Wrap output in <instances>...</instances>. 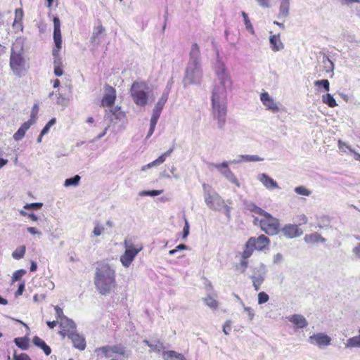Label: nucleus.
I'll return each mask as SVG.
<instances>
[{"instance_id": "1", "label": "nucleus", "mask_w": 360, "mask_h": 360, "mask_svg": "<svg viewBox=\"0 0 360 360\" xmlns=\"http://www.w3.org/2000/svg\"><path fill=\"white\" fill-rule=\"evenodd\" d=\"M216 80L212 91V104H227V90L232 86V81L227 68L217 54L214 66Z\"/></svg>"}, {"instance_id": "2", "label": "nucleus", "mask_w": 360, "mask_h": 360, "mask_svg": "<svg viewBox=\"0 0 360 360\" xmlns=\"http://www.w3.org/2000/svg\"><path fill=\"white\" fill-rule=\"evenodd\" d=\"M202 77L201 54L199 46L193 43L189 52V60L183 79L184 86L199 84Z\"/></svg>"}, {"instance_id": "3", "label": "nucleus", "mask_w": 360, "mask_h": 360, "mask_svg": "<svg viewBox=\"0 0 360 360\" xmlns=\"http://www.w3.org/2000/svg\"><path fill=\"white\" fill-rule=\"evenodd\" d=\"M94 282L96 288L101 295L111 293L116 288L115 269L108 263H98Z\"/></svg>"}, {"instance_id": "4", "label": "nucleus", "mask_w": 360, "mask_h": 360, "mask_svg": "<svg viewBox=\"0 0 360 360\" xmlns=\"http://www.w3.org/2000/svg\"><path fill=\"white\" fill-rule=\"evenodd\" d=\"M95 352L97 353L98 356L101 354L106 358H112V360H125L127 359L130 355V351L127 350L126 347L121 344L101 347L97 348Z\"/></svg>"}, {"instance_id": "5", "label": "nucleus", "mask_w": 360, "mask_h": 360, "mask_svg": "<svg viewBox=\"0 0 360 360\" xmlns=\"http://www.w3.org/2000/svg\"><path fill=\"white\" fill-rule=\"evenodd\" d=\"M205 202L208 208L214 211H220L224 206V200L209 184H202Z\"/></svg>"}, {"instance_id": "6", "label": "nucleus", "mask_w": 360, "mask_h": 360, "mask_svg": "<svg viewBox=\"0 0 360 360\" xmlns=\"http://www.w3.org/2000/svg\"><path fill=\"white\" fill-rule=\"evenodd\" d=\"M269 244L270 240L265 235L262 234L257 238L251 237L245 243L242 257L244 259L249 258L254 250L264 251L269 248Z\"/></svg>"}, {"instance_id": "7", "label": "nucleus", "mask_w": 360, "mask_h": 360, "mask_svg": "<svg viewBox=\"0 0 360 360\" xmlns=\"http://www.w3.org/2000/svg\"><path fill=\"white\" fill-rule=\"evenodd\" d=\"M149 87L144 82H135L133 83L130 93L134 102L136 105L143 107L147 103Z\"/></svg>"}, {"instance_id": "8", "label": "nucleus", "mask_w": 360, "mask_h": 360, "mask_svg": "<svg viewBox=\"0 0 360 360\" xmlns=\"http://www.w3.org/2000/svg\"><path fill=\"white\" fill-rule=\"evenodd\" d=\"M259 220L260 228L269 236L277 235L281 231V224L277 218L266 212Z\"/></svg>"}, {"instance_id": "9", "label": "nucleus", "mask_w": 360, "mask_h": 360, "mask_svg": "<svg viewBox=\"0 0 360 360\" xmlns=\"http://www.w3.org/2000/svg\"><path fill=\"white\" fill-rule=\"evenodd\" d=\"M212 115L217 129L224 130L226 123L227 104H212Z\"/></svg>"}, {"instance_id": "10", "label": "nucleus", "mask_w": 360, "mask_h": 360, "mask_svg": "<svg viewBox=\"0 0 360 360\" xmlns=\"http://www.w3.org/2000/svg\"><path fill=\"white\" fill-rule=\"evenodd\" d=\"M266 273V266L263 263H261L258 267L254 269L253 274L250 276V278L252 281V285L256 291H258L260 289L261 285L265 280Z\"/></svg>"}, {"instance_id": "11", "label": "nucleus", "mask_w": 360, "mask_h": 360, "mask_svg": "<svg viewBox=\"0 0 360 360\" xmlns=\"http://www.w3.org/2000/svg\"><path fill=\"white\" fill-rule=\"evenodd\" d=\"M125 252L120 257V262L124 267H129L141 248L136 249L132 245H129L127 240L124 241Z\"/></svg>"}, {"instance_id": "12", "label": "nucleus", "mask_w": 360, "mask_h": 360, "mask_svg": "<svg viewBox=\"0 0 360 360\" xmlns=\"http://www.w3.org/2000/svg\"><path fill=\"white\" fill-rule=\"evenodd\" d=\"M10 67L14 75L21 77L25 70V60L23 56L11 55Z\"/></svg>"}, {"instance_id": "13", "label": "nucleus", "mask_w": 360, "mask_h": 360, "mask_svg": "<svg viewBox=\"0 0 360 360\" xmlns=\"http://www.w3.org/2000/svg\"><path fill=\"white\" fill-rule=\"evenodd\" d=\"M53 40L56 47L53 49L52 54L56 56L62 47L60 22L57 17L53 18Z\"/></svg>"}, {"instance_id": "14", "label": "nucleus", "mask_w": 360, "mask_h": 360, "mask_svg": "<svg viewBox=\"0 0 360 360\" xmlns=\"http://www.w3.org/2000/svg\"><path fill=\"white\" fill-rule=\"evenodd\" d=\"M229 163H231L229 162ZM211 166L218 169L220 170L221 174L231 183L235 184L237 187H240V184L235 176L234 174L231 171V169L228 167L229 162H223L221 164H214L212 163Z\"/></svg>"}, {"instance_id": "15", "label": "nucleus", "mask_w": 360, "mask_h": 360, "mask_svg": "<svg viewBox=\"0 0 360 360\" xmlns=\"http://www.w3.org/2000/svg\"><path fill=\"white\" fill-rule=\"evenodd\" d=\"M67 336L71 340L73 343V346L82 351L86 348V340L85 338L77 333L76 330H68Z\"/></svg>"}, {"instance_id": "16", "label": "nucleus", "mask_w": 360, "mask_h": 360, "mask_svg": "<svg viewBox=\"0 0 360 360\" xmlns=\"http://www.w3.org/2000/svg\"><path fill=\"white\" fill-rule=\"evenodd\" d=\"M169 97V89H165L160 98L158 99L157 103L155 105L153 110L152 116L157 119L160 118L162 110Z\"/></svg>"}, {"instance_id": "17", "label": "nucleus", "mask_w": 360, "mask_h": 360, "mask_svg": "<svg viewBox=\"0 0 360 360\" xmlns=\"http://www.w3.org/2000/svg\"><path fill=\"white\" fill-rule=\"evenodd\" d=\"M105 93L102 99L101 104L104 107H112L116 98L115 89L110 85L105 86Z\"/></svg>"}, {"instance_id": "18", "label": "nucleus", "mask_w": 360, "mask_h": 360, "mask_svg": "<svg viewBox=\"0 0 360 360\" xmlns=\"http://www.w3.org/2000/svg\"><path fill=\"white\" fill-rule=\"evenodd\" d=\"M283 235L288 238H293L302 235L303 231L296 224H287L281 229Z\"/></svg>"}, {"instance_id": "19", "label": "nucleus", "mask_w": 360, "mask_h": 360, "mask_svg": "<svg viewBox=\"0 0 360 360\" xmlns=\"http://www.w3.org/2000/svg\"><path fill=\"white\" fill-rule=\"evenodd\" d=\"M309 341L311 344L316 345L319 347H322L328 345L331 339L328 335L320 333L311 335L309 338Z\"/></svg>"}, {"instance_id": "20", "label": "nucleus", "mask_w": 360, "mask_h": 360, "mask_svg": "<svg viewBox=\"0 0 360 360\" xmlns=\"http://www.w3.org/2000/svg\"><path fill=\"white\" fill-rule=\"evenodd\" d=\"M260 100L263 105H265L266 108L271 112L275 113L279 111V108L278 107L276 103L267 92H263L261 94Z\"/></svg>"}, {"instance_id": "21", "label": "nucleus", "mask_w": 360, "mask_h": 360, "mask_svg": "<svg viewBox=\"0 0 360 360\" xmlns=\"http://www.w3.org/2000/svg\"><path fill=\"white\" fill-rule=\"evenodd\" d=\"M257 180L262 183L267 189L280 188L277 182L266 174H259Z\"/></svg>"}, {"instance_id": "22", "label": "nucleus", "mask_w": 360, "mask_h": 360, "mask_svg": "<svg viewBox=\"0 0 360 360\" xmlns=\"http://www.w3.org/2000/svg\"><path fill=\"white\" fill-rule=\"evenodd\" d=\"M288 321L294 324L297 329H302L308 326V321L304 316L301 314H293L288 317Z\"/></svg>"}, {"instance_id": "23", "label": "nucleus", "mask_w": 360, "mask_h": 360, "mask_svg": "<svg viewBox=\"0 0 360 360\" xmlns=\"http://www.w3.org/2000/svg\"><path fill=\"white\" fill-rule=\"evenodd\" d=\"M174 146H173L169 150H167L165 153L162 154L158 159H156L155 160L153 161L152 162L148 164L146 166L143 167V170H144L146 167L150 168L152 167L158 166V165H160V164L163 163L165 161L166 158L172 154V153L174 151Z\"/></svg>"}, {"instance_id": "24", "label": "nucleus", "mask_w": 360, "mask_h": 360, "mask_svg": "<svg viewBox=\"0 0 360 360\" xmlns=\"http://www.w3.org/2000/svg\"><path fill=\"white\" fill-rule=\"evenodd\" d=\"M264 159L257 155H240L238 159L231 161V163H240L243 162H259Z\"/></svg>"}, {"instance_id": "25", "label": "nucleus", "mask_w": 360, "mask_h": 360, "mask_svg": "<svg viewBox=\"0 0 360 360\" xmlns=\"http://www.w3.org/2000/svg\"><path fill=\"white\" fill-rule=\"evenodd\" d=\"M271 48L274 51H278L283 49L284 45L282 43L280 34L271 35L269 38Z\"/></svg>"}, {"instance_id": "26", "label": "nucleus", "mask_w": 360, "mask_h": 360, "mask_svg": "<svg viewBox=\"0 0 360 360\" xmlns=\"http://www.w3.org/2000/svg\"><path fill=\"white\" fill-rule=\"evenodd\" d=\"M32 342L36 347L42 349L46 356H49L51 353V347L39 337L34 336L32 339Z\"/></svg>"}, {"instance_id": "27", "label": "nucleus", "mask_w": 360, "mask_h": 360, "mask_svg": "<svg viewBox=\"0 0 360 360\" xmlns=\"http://www.w3.org/2000/svg\"><path fill=\"white\" fill-rule=\"evenodd\" d=\"M162 357L164 360H186L184 354L173 350L164 351Z\"/></svg>"}, {"instance_id": "28", "label": "nucleus", "mask_w": 360, "mask_h": 360, "mask_svg": "<svg viewBox=\"0 0 360 360\" xmlns=\"http://www.w3.org/2000/svg\"><path fill=\"white\" fill-rule=\"evenodd\" d=\"M104 30L105 29L101 25L95 27L92 33V36L90 39V42L95 45H98L101 41L100 36Z\"/></svg>"}, {"instance_id": "29", "label": "nucleus", "mask_w": 360, "mask_h": 360, "mask_svg": "<svg viewBox=\"0 0 360 360\" xmlns=\"http://www.w3.org/2000/svg\"><path fill=\"white\" fill-rule=\"evenodd\" d=\"M290 11V1L289 0H281L279 6V13L278 15V18H287L289 15Z\"/></svg>"}, {"instance_id": "30", "label": "nucleus", "mask_w": 360, "mask_h": 360, "mask_svg": "<svg viewBox=\"0 0 360 360\" xmlns=\"http://www.w3.org/2000/svg\"><path fill=\"white\" fill-rule=\"evenodd\" d=\"M24 45L21 39H17L11 48V55L23 56Z\"/></svg>"}, {"instance_id": "31", "label": "nucleus", "mask_w": 360, "mask_h": 360, "mask_svg": "<svg viewBox=\"0 0 360 360\" xmlns=\"http://www.w3.org/2000/svg\"><path fill=\"white\" fill-rule=\"evenodd\" d=\"M60 326L70 330H76V324L72 320L68 319L67 316H63L60 320Z\"/></svg>"}, {"instance_id": "32", "label": "nucleus", "mask_w": 360, "mask_h": 360, "mask_svg": "<svg viewBox=\"0 0 360 360\" xmlns=\"http://www.w3.org/2000/svg\"><path fill=\"white\" fill-rule=\"evenodd\" d=\"M23 18V11L21 8H17L15 11V19L13 23V27L15 29L22 30V20Z\"/></svg>"}, {"instance_id": "33", "label": "nucleus", "mask_w": 360, "mask_h": 360, "mask_svg": "<svg viewBox=\"0 0 360 360\" xmlns=\"http://www.w3.org/2000/svg\"><path fill=\"white\" fill-rule=\"evenodd\" d=\"M245 208L251 212H255L261 216H264L267 212L264 211L262 208L257 206L254 202H245Z\"/></svg>"}, {"instance_id": "34", "label": "nucleus", "mask_w": 360, "mask_h": 360, "mask_svg": "<svg viewBox=\"0 0 360 360\" xmlns=\"http://www.w3.org/2000/svg\"><path fill=\"white\" fill-rule=\"evenodd\" d=\"M304 240L307 243L312 244L318 243L319 241H325V238H322L320 235L317 234L316 233L305 235Z\"/></svg>"}, {"instance_id": "35", "label": "nucleus", "mask_w": 360, "mask_h": 360, "mask_svg": "<svg viewBox=\"0 0 360 360\" xmlns=\"http://www.w3.org/2000/svg\"><path fill=\"white\" fill-rule=\"evenodd\" d=\"M14 342L17 347L22 350H27L29 348V339L27 337L15 338Z\"/></svg>"}, {"instance_id": "36", "label": "nucleus", "mask_w": 360, "mask_h": 360, "mask_svg": "<svg viewBox=\"0 0 360 360\" xmlns=\"http://www.w3.org/2000/svg\"><path fill=\"white\" fill-rule=\"evenodd\" d=\"M323 102L330 108H334L338 105L335 99L330 94H326L322 96Z\"/></svg>"}, {"instance_id": "37", "label": "nucleus", "mask_w": 360, "mask_h": 360, "mask_svg": "<svg viewBox=\"0 0 360 360\" xmlns=\"http://www.w3.org/2000/svg\"><path fill=\"white\" fill-rule=\"evenodd\" d=\"M110 111L112 116H113L116 120H122L125 117L124 112L122 111L119 106L112 108Z\"/></svg>"}, {"instance_id": "38", "label": "nucleus", "mask_w": 360, "mask_h": 360, "mask_svg": "<svg viewBox=\"0 0 360 360\" xmlns=\"http://www.w3.org/2000/svg\"><path fill=\"white\" fill-rule=\"evenodd\" d=\"M80 179L81 177L79 175H75L71 178H68L65 180L64 186H77L79 184Z\"/></svg>"}, {"instance_id": "39", "label": "nucleus", "mask_w": 360, "mask_h": 360, "mask_svg": "<svg viewBox=\"0 0 360 360\" xmlns=\"http://www.w3.org/2000/svg\"><path fill=\"white\" fill-rule=\"evenodd\" d=\"M25 246L21 245L18 247L12 253V257L15 259H22L25 253Z\"/></svg>"}, {"instance_id": "40", "label": "nucleus", "mask_w": 360, "mask_h": 360, "mask_svg": "<svg viewBox=\"0 0 360 360\" xmlns=\"http://www.w3.org/2000/svg\"><path fill=\"white\" fill-rule=\"evenodd\" d=\"M150 348L153 352H160V351L165 349V347L163 342L158 340L153 341L152 345H150Z\"/></svg>"}, {"instance_id": "41", "label": "nucleus", "mask_w": 360, "mask_h": 360, "mask_svg": "<svg viewBox=\"0 0 360 360\" xmlns=\"http://www.w3.org/2000/svg\"><path fill=\"white\" fill-rule=\"evenodd\" d=\"M347 347H360V335L354 336L347 340Z\"/></svg>"}, {"instance_id": "42", "label": "nucleus", "mask_w": 360, "mask_h": 360, "mask_svg": "<svg viewBox=\"0 0 360 360\" xmlns=\"http://www.w3.org/2000/svg\"><path fill=\"white\" fill-rule=\"evenodd\" d=\"M162 192V190L143 191L139 193V195L155 197L160 195Z\"/></svg>"}, {"instance_id": "43", "label": "nucleus", "mask_w": 360, "mask_h": 360, "mask_svg": "<svg viewBox=\"0 0 360 360\" xmlns=\"http://www.w3.org/2000/svg\"><path fill=\"white\" fill-rule=\"evenodd\" d=\"M314 85L318 87H323L326 91L330 90V83L328 79L317 80L314 82Z\"/></svg>"}, {"instance_id": "44", "label": "nucleus", "mask_w": 360, "mask_h": 360, "mask_svg": "<svg viewBox=\"0 0 360 360\" xmlns=\"http://www.w3.org/2000/svg\"><path fill=\"white\" fill-rule=\"evenodd\" d=\"M323 63L324 64L325 68H326L327 72H333L334 70V64L329 59L328 56H324L323 57Z\"/></svg>"}, {"instance_id": "45", "label": "nucleus", "mask_w": 360, "mask_h": 360, "mask_svg": "<svg viewBox=\"0 0 360 360\" xmlns=\"http://www.w3.org/2000/svg\"><path fill=\"white\" fill-rule=\"evenodd\" d=\"M295 192L301 195L309 196L311 195V191L303 186H297L295 188Z\"/></svg>"}, {"instance_id": "46", "label": "nucleus", "mask_w": 360, "mask_h": 360, "mask_svg": "<svg viewBox=\"0 0 360 360\" xmlns=\"http://www.w3.org/2000/svg\"><path fill=\"white\" fill-rule=\"evenodd\" d=\"M241 14H242V16L243 17L246 29L249 32H250L252 34H254L255 33L254 29H253V27L248 18V14L244 11H243Z\"/></svg>"}, {"instance_id": "47", "label": "nucleus", "mask_w": 360, "mask_h": 360, "mask_svg": "<svg viewBox=\"0 0 360 360\" xmlns=\"http://www.w3.org/2000/svg\"><path fill=\"white\" fill-rule=\"evenodd\" d=\"M158 121V119L151 117L150 121V128H149L148 134L146 136V139H148L149 137H150L152 136V134H153Z\"/></svg>"}, {"instance_id": "48", "label": "nucleus", "mask_w": 360, "mask_h": 360, "mask_svg": "<svg viewBox=\"0 0 360 360\" xmlns=\"http://www.w3.org/2000/svg\"><path fill=\"white\" fill-rule=\"evenodd\" d=\"M56 122V118H52L51 119L48 123L44 127V128L42 129V130L41 131V136H43L44 135L46 134L49 130H50V128L54 125Z\"/></svg>"}, {"instance_id": "49", "label": "nucleus", "mask_w": 360, "mask_h": 360, "mask_svg": "<svg viewBox=\"0 0 360 360\" xmlns=\"http://www.w3.org/2000/svg\"><path fill=\"white\" fill-rule=\"evenodd\" d=\"M26 271L24 269H19L15 271L12 276V281L15 282L20 281L21 278L25 274Z\"/></svg>"}, {"instance_id": "50", "label": "nucleus", "mask_w": 360, "mask_h": 360, "mask_svg": "<svg viewBox=\"0 0 360 360\" xmlns=\"http://www.w3.org/2000/svg\"><path fill=\"white\" fill-rule=\"evenodd\" d=\"M236 297L240 302V303L244 309V311L248 312L249 321H252L255 316V314L253 312L252 309L249 307H245L244 303L242 302V300H240V298L238 296H236Z\"/></svg>"}, {"instance_id": "51", "label": "nucleus", "mask_w": 360, "mask_h": 360, "mask_svg": "<svg viewBox=\"0 0 360 360\" xmlns=\"http://www.w3.org/2000/svg\"><path fill=\"white\" fill-rule=\"evenodd\" d=\"M204 302L207 306L212 309H216L218 306L217 302L210 296L204 298Z\"/></svg>"}, {"instance_id": "52", "label": "nucleus", "mask_w": 360, "mask_h": 360, "mask_svg": "<svg viewBox=\"0 0 360 360\" xmlns=\"http://www.w3.org/2000/svg\"><path fill=\"white\" fill-rule=\"evenodd\" d=\"M43 206V203L41 202H32V203H29V204H26L25 206H24V208L25 210H38L39 209H41Z\"/></svg>"}, {"instance_id": "53", "label": "nucleus", "mask_w": 360, "mask_h": 360, "mask_svg": "<svg viewBox=\"0 0 360 360\" xmlns=\"http://www.w3.org/2000/svg\"><path fill=\"white\" fill-rule=\"evenodd\" d=\"M269 297L265 292H260L258 294V304H262L268 302Z\"/></svg>"}, {"instance_id": "54", "label": "nucleus", "mask_w": 360, "mask_h": 360, "mask_svg": "<svg viewBox=\"0 0 360 360\" xmlns=\"http://www.w3.org/2000/svg\"><path fill=\"white\" fill-rule=\"evenodd\" d=\"M184 227L183 229L182 238L183 240H186L189 235V224L186 217H184Z\"/></svg>"}, {"instance_id": "55", "label": "nucleus", "mask_w": 360, "mask_h": 360, "mask_svg": "<svg viewBox=\"0 0 360 360\" xmlns=\"http://www.w3.org/2000/svg\"><path fill=\"white\" fill-rule=\"evenodd\" d=\"M13 360H31L30 357L25 353L18 354L16 352L13 354Z\"/></svg>"}, {"instance_id": "56", "label": "nucleus", "mask_w": 360, "mask_h": 360, "mask_svg": "<svg viewBox=\"0 0 360 360\" xmlns=\"http://www.w3.org/2000/svg\"><path fill=\"white\" fill-rule=\"evenodd\" d=\"M247 259H244L243 257V260L240 262V263L237 265L236 269L240 272L243 273L245 271L247 267H248V262L246 261Z\"/></svg>"}, {"instance_id": "57", "label": "nucleus", "mask_w": 360, "mask_h": 360, "mask_svg": "<svg viewBox=\"0 0 360 360\" xmlns=\"http://www.w3.org/2000/svg\"><path fill=\"white\" fill-rule=\"evenodd\" d=\"M25 132L22 129L19 128L18 131L13 134V139L15 141H20L25 136Z\"/></svg>"}, {"instance_id": "58", "label": "nucleus", "mask_w": 360, "mask_h": 360, "mask_svg": "<svg viewBox=\"0 0 360 360\" xmlns=\"http://www.w3.org/2000/svg\"><path fill=\"white\" fill-rule=\"evenodd\" d=\"M104 231V227L99 225L98 223L96 224L94 229V231H93V234L94 236H99L101 235V233L103 232Z\"/></svg>"}, {"instance_id": "59", "label": "nucleus", "mask_w": 360, "mask_h": 360, "mask_svg": "<svg viewBox=\"0 0 360 360\" xmlns=\"http://www.w3.org/2000/svg\"><path fill=\"white\" fill-rule=\"evenodd\" d=\"M231 330V321H226L223 326V332L225 335H229Z\"/></svg>"}, {"instance_id": "60", "label": "nucleus", "mask_w": 360, "mask_h": 360, "mask_svg": "<svg viewBox=\"0 0 360 360\" xmlns=\"http://www.w3.org/2000/svg\"><path fill=\"white\" fill-rule=\"evenodd\" d=\"M20 214L22 215V216H27L30 219H32V221H37L38 220V217L34 214V213H30V214H27L25 211L24 210H21L20 212Z\"/></svg>"}, {"instance_id": "61", "label": "nucleus", "mask_w": 360, "mask_h": 360, "mask_svg": "<svg viewBox=\"0 0 360 360\" xmlns=\"http://www.w3.org/2000/svg\"><path fill=\"white\" fill-rule=\"evenodd\" d=\"M34 121H32V120H28L27 122H24L21 127L20 128L22 129V130L26 132V131H27L30 127H31V125L33 124Z\"/></svg>"}, {"instance_id": "62", "label": "nucleus", "mask_w": 360, "mask_h": 360, "mask_svg": "<svg viewBox=\"0 0 360 360\" xmlns=\"http://www.w3.org/2000/svg\"><path fill=\"white\" fill-rule=\"evenodd\" d=\"M39 112V105L38 104H34L32 107V111H31V119L32 120V119H34L37 115Z\"/></svg>"}, {"instance_id": "63", "label": "nucleus", "mask_w": 360, "mask_h": 360, "mask_svg": "<svg viewBox=\"0 0 360 360\" xmlns=\"http://www.w3.org/2000/svg\"><path fill=\"white\" fill-rule=\"evenodd\" d=\"M24 290H25V283H22L19 285L18 288L15 293V297L21 295Z\"/></svg>"}, {"instance_id": "64", "label": "nucleus", "mask_w": 360, "mask_h": 360, "mask_svg": "<svg viewBox=\"0 0 360 360\" xmlns=\"http://www.w3.org/2000/svg\"><path fill=\"white\" fill-rule=\"evenodd\" d=\"M55 311H56V316L58 318H59L60 320H61L63 316H65L63 314V309L61 308H60L58 306L55 307Z\"/></svg>"}]
</instances>
